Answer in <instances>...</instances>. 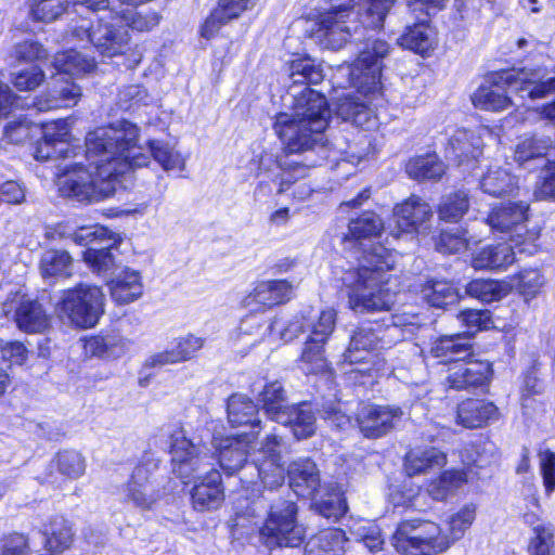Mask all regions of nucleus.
<instances>
[{
    "instance_id": "3",
    "label": "nucleus",
    "mask_w": 555,
    "mask_h": 555,
    "mask_svg": "<svg viewBox=\"0 0 555 555\" xmlns=\"http://www.w3.org/2000/svg\"><path fill=\"white\" fill-rule=\"evenodd\" d=\"M384 224L378 215L365 211L350 219L346 243L354 244L361 249L357 257L358 267H335V274L341 270L339 280L350 291L349 307L359 313L390 310L395 302V294L385 287L389 280V271L395 266V254L372 240L383 231Z\"/></svg>"
},
{
    "instance_id": "55",
    "label": "nucleus",
    "mask_w": 555,
    "mask_h": 555,
    "mask_svg": "<svg viewBox=\"0 0 555 555\" xmlns=\"http://www.w3.org/2000/svg\"><path fill=\"white\" fill-rule=\"evenodd\" d=\"M466 294L483 302L500 300L507 294L504 284L493 280H474L466 286Z\"/></svg>"
},
{
    "instance_id": "34",
    "label": "nucleus",
    "mask_w": 555,
    "mask_h": 555,
    "mask_svg": "<svg viewBox=\"0 0 555 555\" xmlns=\"http://www.w3.org/2000/svg\"><path fill=\"white\" fill-rule=\"evenodd\" d=\"M129 343V339L125 338L119 332L112 331L104 335L92 336L86 339L83 348L87 354L115 359L126 352Z\"/></svg>"
},
{
    "instance_id": "24",
    "label": "nucleus",
    "mask_w": 555,
    "mask_h": 555,
    "mask_svg": "<svg viewBox=\"0 0 555 555\" xmlns=\"http://www.w3.org/2000/svg\"><path fill=\"white\" fill-rule=\"evenodd\" d=\"M223 500L224 489L221 474L217 469H210L195 481L191 491L194 509L198 512L217 509Z\"/></svg>"
},
{
    "instance_id": "35",
    "label": "nucleus",
    "mask_w": 555,
    "mask_h": 555,
    "mask_svg": "<svg viewBox=\"0 0 555 555\" xmlns=\"http://www.w3.org/2000/svg\"><path fill=\"white\" fill-rule=\"evenodd\" d=\"M228 418L232 426L249 425L251 428L261 429L258 418V408L247 396L242 393L232 395L227 404Z\"/></svg>"
},
{
    "instance_id": "17",
    "label": "nucleus",
    "mask_w": 555,
    "mask_h": 555,
    "mask_svg": "<svg viewBox=\"0 0 555 555\" xmlns=\"http://www.w3.org/2000/svg\"><path fill=\"white\" fill-rule=\"evenodd\" d=\"M74 5L85 7L92 12L105 11L109 9V14H115L116 20L122 26L138 30L149 31L159 23V15L156 12L140 13L137 12L133 5H127L118 9L115 4H111L109 0H73Z\"/></svg>"
},
{
    "instance_id": "56",
    "label": "nucleus",
    "mask_w": 555,
    "mask_h": 555,
    "mask_svg": "<svg viewBox=\"0 0 555 555\" xmlns=\"http://www.w3.org/2000/svg\"><path fill=\"white\" fill-rule=\"evenodd\" d=\"M336 325V311L334 309L323 310L317 320L307 324L310 334L308 340L326 344L333 334Z\"/></svg>"
},
{
    "instance_id": "19",
    "label": "nucleus",
    "mask_w": 555,
    "mask_h": 555,
    "mask_svg": "<svg viewBox=\"0 0 555 555\" xmlns=\"http://www.w3.org/2000/svg\"><path fill=\"white\" fill-rule=\"evenodd\" d=\"M483 141L474 130L457 129L449 140L447 154L457 162L463 171L476 169L479 157L482 155Z\"/></svg>"
},
{
    "instance_id": "23",
    "label": "nucleus",
    "mask_w": 555,
    "mask_h": 555,
    "mask_svg": "<svg viewBox=\"0 0 555 555\" xmlns=\"http://www.w3.org/2000/svg\"><path fill=\"white\" fill-rule=\"evenodd\" d=\"M69 125L67 120L60 119L47 124L42 129V140L38 142L35 151L37 160H49L57 157L68 158L69 150L67 139Z\"/></svg>"
},
{
    "instance_id": "27",
    "label": "nucleus",
    "mask_w": 555,
    "mask_h": 555,
    "mask_svg": "<svg viewBox=\"0 0 555 555\" xmlns=\"http://www.w3.org/2000/svg\"><path fill=\"white\" fill-rule=\"evenodd\" d=\"M500 416L496 405L483 399H468L457 406V423L466 428H479Z\"/></svg>"
},
{
    "instance_id": "37",
    "label": "nucleus",
    "mask_w": 555,
    "mask_h": 555,
    "mask_svg": "<svg viewBox=\"0 0 555 555\" xmlns=\"http://www.w3.org/2000/svg\"><path fill=\"white\" fill-rule=\"evenodd\" d=\"M17 326L26 333H41L49 326V318L37 300H22L15 310Z\"/></svg>"
},
{
    "instance_id": "57",
    "label": "nucleus",
    "mask_w": 555,
    "mask_h": 555,
    "mask_svg": "<svg viewBox=\"0 0 555 555\" xmlns=\"http://www.w3.org/2000/svg\"><path fill=\"white\" fill-rule=\"evenodd\" d=\"M67 7V0H30V15L35 21L49 23L60 17Z\"/></svg>"
},
{
    "instance_id": "31",
    "label": "nucleus",
    "mask_w": 555,
    "mask_h": 555,
    "mask_svg": "<svg viewBox=\"0 0 555 555\" xmlns=\"http://www.w3.org/2000/svg\"><path fill=\"white\" fill-rule=\"evenodd\" d=\"M112 299L118 305H128L139 299L143 294L141 273L126 268L108 283Z\"/></svg>"
},
{
    "instance_id": "6",
    "label": "nucleus",
    "mask_w": 555,
    "mask_h": 555,
    "mask_svg": "<svg viewBox=\"0 0 555 555\" xmlns=\"http://www.w3.org/2000/svg\"><path fill=\"white\" fill-rule=\"evenodd\" d=\"M354 0H330V8L313 23L310 37L323 48L337 50L359 33L353 15Z\"/></svg>"
},
{
    "instance_id": "60",
    "label": "nucleus",
    "mask_w": 555,
    "mask_h": 555,
    "mask_svg": "<svg viewBox=\"0 0 555 555\" xmlns=\"http://www.w3.org/2000/svg\"><path fill=\"white\" fill-rule=\"evenodd\" d=\"M115 243L106 246H90L83 253L85 261L99 273L107 272L115 264V257L112 254Z\"/></svg>"
},
{
    "instance_id": "22",
    "label": "nucleus",
    "mask_w": 555,
    "mask_h": 555,
    "mask_svg": "<svg viewBox=\"0 0 555 555\" xmlns=\"http://www.w3.org/2000/svg\"><path fill=\"white\" fill-rule=\"evenodd\" d=\"M393 217L400 232L422 233L429 229L433 210L421 197L411 196L404 203L396 206Z\"/></svg>"
},
{
    "instance_id": "1",
    "label": "nucleus",
    "mask_w": 555,
    "mask_h": 555,
    "mask_svg": "<svg viewBox=\"0 0 555 555\" xmlns=\"http://www.w3.org/2000/svg\"><path fill=\"white\" fill-rule=\"evenodd\" d=\"M292 83L288 94L293 98L292 112L275 116L273 129L284 143L279 164L289 175L295 168L302 176L307 166H320L331 157L324 130L328 126L331 111L323 94L309 88L324 79L323 69L310 57H300L289 63Z\"/></svg>"
},
{
    "instance_id": "16",
    "label": "nucleus",
    "mask_w": 555,
    "mask_h": 555,
    "mask_svg": "<svg viewBox=\"0 0 555 555\" xmlns=\"http://www.w3.org/2000/svg\"><path fill=\"white\" fill-rule=\"evenodd\" d=\"M402 415L399 406L363 404L358 411L357 422L366 438H380L396 426Z\"/></svg>"
},
{
    "instance_id": "7",
    "label": "nucleus",
    "mask_w": 555,
    "mask_h": 555,
    "mask_svg": "<svg viewBox=\"0 0 555 555\" xmlns=\"http://www.w3.org/2000/svg\"><path fill=\"white\" fill-rule=\"evenodd\" d=\"M297 505L291 500H274L267 512V518L259 528L263 543L272 548L276 546L297 547L306 535V529L297 521Z\"/></svg>"
},
{
    "instance_id": "54",
    "label": "nucleus",
    "mask_w": 555,
    "mask_h": 555,
    "mask_svg": "<svg viewBox=\"0 0 555 555\" xmlns=\"http://www.w3.org/2000/svg\"><path fill=\"white\" fill-rule=\"evenodd\" d=\"M469 199L465 192L457 191L442 197L439 207V218L447 222H457L468 210Z\"/></svg>"
},
{
    "instance_id": "50",
    "label": "nucleus",
    "mask_w": 555,
    "mask_h": 555,
    "mask_svg": "<svg viewBox=\"0 0 555 555\" xmlns=\"http://www.w3.org/2000/svg\"><path fill=\"white\" fill-rule=\"evenodd\" d=\"M466 482L465 472L447 470L429 483L427 491L434 500L443 501Z\"/></svg>"
},
{
    "instance_id": "51",
    "label": "nucleus",
    "mask_w": 555,
    "mask_h": 555,
    "mask_svg": "<svg viewBox=\"0 0 555 555\" xmlns=\"http://www.w3.org/2000/svg\"><path fill=\"white\" fill-rule=\"evenodd\" d=\"M325 344L313 340H306L300 359L299 367L306 374H319L325 372L328 367L325 357Z\"/></svg>"
},
{
    "instance_id": "30",
    "label": "nucleus",
    "mask_w": 555,
    "mask_h": 555,
    "mask_svg": "<svg viewBox=\"0 0 555 555\" xmlns=\"http://www.w3.org/2000/svg\"><path fill=\"white\" fill-rule=\"evenodd\" d=\"M515 247L507 242L488 245L474 255L472 264L476 270H505L515 261Z\"/></svg>"
},
{
    "instance_id": "4",
    "label": "nucleus",
    "mask_w": 555,
    "mask_h": 555,
    "mask_svg": "<svg viewBox=\"0 0 555 555\" xmlns=\"http://www.w3.org/2000/svg\"><path fill=\"white\" fill-rule=\"evenodd\" d=\"M250 442L247 434L222 438L215 446L222 470L229 476L241 469L256 473L262 486L270 491L283 486L285 468L280 452L281 439L275 435L268 436L253 463L248 464Z\"/></svg>"
},
{
    "instance_id": "40",
    "label": "nucleus",
    "mask_w": 555,
    "mask_h": 555,
    "mask_svg": "<svg viewBox=\"0 0 555 555\" xmlns=\"http://www.w3.org/2000/svg\"><path fill=\"white\" fill-rule=\"evenodd\" d=\"M275 163L279 172L273 175L272 182L279 185L278 193H285L292 189L293 197L299 201H305L312 194L310 184L302 180L307 177L309 169L314 166H307L302 176L295 168L289 170V175H284L286 170L279 164V157Z\"/></svg>"
},
{
    "instance_id": "33",
    "label": "nucleus",
    "mask_w": 555,
    "mask_h": 555,
    "mask_svg": "<svg viewBox=\"0 0 555 555\" xmlns=\"http://www.w3.org/2000/svg\"><path fill=\"white\" fill-rule=\"evenodd\" d=\"M483 193L492 197L508 196L517 189L518 180L508 169L498 165H489L479 181Z\"/></svg>"
},
{
    "instance_id": "29",
    "label": "nucleus",
    "mask_w": 555,
    "mask_h": 555,
    "mask_svg": "<svg viewBox=\"0 0 555 555\" xmlns=\"http://www.w3.org/2000/svg\"><path fill=\"white\" fill-rule=\"evenodd\" d=\"M204 345L205 338L203 337H197L192 334L179 337L170 349L150 357L146 364L156 366L191 360L195 357L196 352L204 347Z\"/></svg>"
},
{
    "instance_id": "9",
    "label": "nucleus",
    "mask_w": 555,
    "mask_h": 555,
    "mask_svg": "<svg viewBox=\"0 0 555 555\" xmlns=\"http://www.w3.org/2000/svg\"><path fill=\"white\" fill-rule=\"evenodd\" d=\"M390 46L382 39H367L365 48L351 65H344L339 74L349 76V83L363 88L364 92L374 91L382 75L383 59L388 55Z\"/></svg>"
},
{
    "instance_id": "53",
    "label": "nucleus",
    "mask_w": 555,
    "mask_h": 555,
    "mask_svg": "<svg viewBox=\"0 0 555 555\" xmlns=\"http://www.w3.org/2000/svg\"><path fill=\"white\" fill-rule=\"evenodd\" d=\"M260 397L266 414L273 422L288 406L286 392L278 380L267 384L260 392Z\"/></svg>"
},
{
    "instance_id": "12",
    "label": "nucleus",
    "mask_w": 555,
    "mask_h": 555,
    "mask_svg": "<svg viewBox=\"0 0 555 555\" xmlns=\"http://www.w3.org/2000/svg\"><path fill=\"white\" fill-rule=\"evenodd\" d=\"M529 204L524 201L495 205L486 222L491 231L508 234L511 243H514L519 251H525L521 245L534 240V234L529 232L526 225Z\"/></svg>"
},
{
    "instance_id": "63",
    "label": "nucleus",
    "mask_w": 555,
    "mask_h": 555,
    "mask_svg": "<svg viewBox=\"0 0 555 555\" xmlns=\"http://www.w3.org/2000/svg\"><path fill=\"white\" fill-rule=\"evenodd\" d=\"M460 319L470 334L487 330L492 325L489 310L466 309L460 313Z\"/></svg>"
},
{
    "instance_id": "45",
    "label": "nucleus",
    "mask_w": 555,
    "mask_h": 555,
    "mask_svg": "<svg viewBox=\"0 0 555 555\" xmlns=\"http://www.w3.org/2000/svg\"><path fill=\"white\" fill-rule=\"evenodd\" d=\"M422 297L431 307L443 309L459 301V289L446 280H428L422 287Z\"/></svg>"
},
{
    "instance_id": "59",
    "label": "nucleus",
    "mask_w": 555,
    "mask_h": 555,
    "mask_svg": "<svg viewBox=\"0 0 555 555\" xmlns=\"http://www.w3.org/2000/svg\"><path fill=\"white\" fill-rule=\"evenodd\" d=\"M55 461L57 470L68 478L76 479L85 474V457L77 451H61L57 453Z\"/></svg>"
},
{
    "instance_id": "15",
    "label": "nucleus",
    "mask_w": 555,
    "mask_h": 555,
    "mask_svg": "<svg viewBox=\"0 0 555 555\" xmlns=\"http://www.w3.org/2000/svg\"><path fill=\"white\" fill-rule=\"evenodd\" d=\"M492 375L490 362L466 358L449 365L447 383L455 390H483L490 384Z\"/></svg>"
},
{
    "instance_id": "14",
    "label": "nucleus",
    "mask_w": 555,
    "mask_h": 555,
    "mask_svg": "<svg viewBox=\"0 0 555 555\" xmlns=\"http://www.w3.org/2000/svg\"><path fill=\"white\" fill-rule=\"evenodd\" d=\"M509 92L514 91V72H496L490 74L472 95L475 107L502 112L512 105Z\"/></svg>"
},
{
    "instance_id": "39",
    "label": "nucleus",
    "mask_w": 555,
    "mask_h": 555,
    "mask_svg": "<svg viewBox=\"0 0 555 555\" xmlns=\"http://www.w3.org/2000/svg\"><path fill=\"white\" fill-rule=\"evenodd\" d=\"M139 130V128L137 127ZM139 138V134L137 135ZM138 139H135L134 145L137 149L131 151L129 153L130 160H132L133 154H143L146 155L149 158L152 155L153 158L163 167L164 170H183L184 168V160L181 157V155L177 152H175L167 143L158 140H152L149 142V153H143V149L139 145H137ZM125 154H128V151L125 152ZM150 164V160L147 162L146 166ZM145 167V165L143 166Z\"/></svg>"
},
{
    "instance_id": "10",
    "label": "nucleus",
    "mask_w": 555,
    "mask_h": 555,
    "mask_svg": "<svg viewBox=\"0 0 555 555\" xmlns=\"http://www.w3.org/2000/svg\"><path fill=\"white\" fill-rule=\"evenodd\" d=\"M167 443L172 473L179 478L189 479L210 465L211 456L206 448L189 439L182 427H175L168 433Z\"/></svg>"
},
{
    "instance_id": "62",
    "label": "nucleus",
    "mask_w": 555,
    "mask_h": 555,
    "mask_svg": "<svg viewBox=\"0 0 555 555\" xmlns=\"http://www.w3.org/2000/svg\"><path fill=\"white\" fill-rule=\"evenodd\" d=\"M33 130V122L25 117H20L4 127L3 137L10 143L22 144L31 138Z\"/></svg>"
},
{
    "instance_id": "64",
    "label": "nucleus",
    "mask_w": 555,
    "mask_h": 555,
    "mask_svg": "<svg viewBox=\"0 0 555 555\" xmlns=\"http://www.w3.org/2000/svg\"><path fill=\"white\" fill-rule=\"evenodd\" d=\"M315 512L327 518L338 519L346 512V503L338 493L330 494L326 499L313 503Z\"/></svg>"
},
{
    "instance_id": "43",
    "label": "nucleus",
    "mask_w": 555,
    "mask_h": 555,
    "mask_svg": "<svg viewBox=\"0 0 555 555\" xmlns=\"http://www.w3.org/2000/svg\"><path fill=\"white\" fill-rule=\"evenodd\" d=\"M53 65L57 75L79 76L91 73L95 66V60L77 50H67L54 56Z\"/></svg>"
},
{
    "instance_id": "25",
    "label": "nucleus",
    "mask_w": 555,
    "mask_h": 555,
    "mask_svg": "<svg viewBox=\"0 0 555 555\" xmlns=\"http://www.w3.org/2000/svg\"><path fill=\"white\" fill-rule=\"evenodd\" d=\"M293 296V285L286 280L259 282L243 300V305L254 310L255 306L271 308L288 301Z\"/></svg>"
},
{
    "instance_id": "36",
    "label": "nucleus",
    "mask_w": 555,
    "mask_h": 555,
    "mask_svg": "<svg viewBox=\"0 0 555 555\" xmlns=\"http://www.w3.org/2000/svg\"><path fill=\"white\" fill-rule=\"evenodd\" d=\"M398 43L404 49L425 55L435 47L436 33L427 21H421L406 26L404 33L398 38Z\"/></svg>"
},
{
    "instance_id": "5",
    "label": "nucleus",
    "mask_w": 555,
    "mask_h": 555,
    "mask_svg": "<svg viewBox=\"0 0 555 555\" xmlns=\"http://www.w3.org/2000/svg\"><path fill=\"white\" fill-rule=\"evenodd\" d=\"M476 516L473 505H466L452 515L448 522L449 534L433 521L403 520L392 537L393 546L400 555H438L463 538Z\"/></svg>"
},
{
    "instance_id": "44",
    "label": "nucleus",
    "mask_w": 555,
    "mask_h": 555,
    "mask_svg": "<svg viewBox=\"0 0 555 555\" xmlns=\"http://www.w3.org/2000/svg\"><path fill=\"white\" fill-rule=\"evenodd\" d=\"M405 172L417 181L438 180L444 173V165L436 154H425L410 158Z\"/></svg>"
},
{
    "instance_id": "13",
    "label": "nucleus",
    "mask_w": 555,
    "mask_h": 555,
    "mask_svg": "<svg viewBox=\"0 0 555 555\" xmlns=\"http://www.w3.org/2000/svg\"><path fill=\"white\" fill-rule=\"evenodd\" d=\"M158 468V461L145 459L133 469L130 480L122 488V501L131 503L143 511L151 509L160 494L152 481L153 473Z\"/></svg>"
},
{
    "instance_id": "47",
    "label": "nucleus",
    "mask_w": 555,
    "mask_h": 555,
    "mask_svg": "<svg viewBox=\"0 0 555 555\" xmlns=\"http://www.w3.org/2000/svg\"><path fill=\"white\" fill-rule=\"evenodd\" d=\"M276 320H271L263 314L251 313L246 315L240 324L238 335L250 337V345H256L270 336L274 330Z\"/></svg>"
},
{
    "instance_id": "28",
    "label": "nucleus",
    "mask_w": 555,
    "mask_h": 555,
    "mask_svg": "<svg viewBox=\"0 0 555 555\" xmlns=\"http://www.w3.org/2000/svg\"><path fill=\"white\" fill-rule=\"evenodd\" d=\"M315 415L309 403L288 405L279 414L276 423L291 427L296 439H307L315 433Z\"/></svg>"
},
{
    "instance_id": "18",
    "label": "nucleus",
    "mask_w": 555,
    "mask_h": 555,
    "mask_svg": "<svg viewBox=\"0 0 555 555\" xmlns=\"http://www.w3.org/2000/svg\"><path fill=\"white\" fill-rule=\"evenodd\" d=\"M379 340L378 333L371 326L363 325L358 327L351 336L349 346L344 353V362L351 365H361L353 371L361 374L369 373L375 357L374 350L377 348Z\"/></svg>"
},
{
    "instance_id": "20",
    "label": "nucleus",
    "mask_w": 555,
    "mask_h": 555,
    "mask_svg": "<svg viewBox=\"0 0 555 555\" xmlns=\"http://www.w3.org/2000/svg\"><path fill=\"white\" fill-rule=\"evenodd\" d=\"M514 91L521 99H543L555 92V70L539 67L514 72Z\"/></svg>"
},
{
    "instance_id": "52",
    "label": "nucleus",
    "mask_w": 555,
    "mask_h": 555,
    "mask_svg": "<svg viewBox=\"0 0 555 555\" xmlns=\"http://www.w3.org/2000/svg\"><path fill=\"white\" fill-rule=\"evenodd\" d=\"M550 146V140L539 139L534 135L525 137L516 145L514 158L520 166H525L531 160L545 163L544 156Z\"/></svg>"
},
{
    "instance_id": "46",
    "label": "nucleus",
    "mask_w": 555,
    "mask_h": 555,
    "mask_svg": "<svg viewBox=\"0 0 555 555\" xmlns=\"http://www.w3.org/2000/svg\"><path fill=\"white\" fill-rule=\"evenodd\" d=\"M446 463V454L436 448L415 449L405 456V470L409 476L425 473L433 467H440Z\"/></svg>"
},
{
    "instance_id": "58",
    "label": "nucleus",
    "mask_w": 555,
    "mask_h": 555,
    "mask_svg": "<svg viewBox=\"0 0 555 555\" xmlns=\"http://www.w3.org/2000/svg\"><path fill=\"white\" fill-rule=\"evenodd\" d=\"M534 535L528 545L530 555H553L554 530L551 525L538 524L533 527Z\"/></svg>"
},
{
    "instance_id": "2",
    "label": "nucleus",
    "mask_w": 555,
    "mask_h": 555,
    "mask_svg": "<svg viewBox=\"0 0 555 555\" xmlns=\"http://www.w3.org/2000/svg\"><path fill=\"white\" fill-rule=\"evenodd\" d=\"M137 135V126L127 120L90 131L85 142L89 165L77 162L62 168L56 181L61 195L85 204L113 196L124 175L149 162L143 154H133L132 160L125 154L137 149L132 145Z\"/></svg>"
},
{
    "instance_id": "8",
    "label": "nucleus",
    "mask_w": 555,
    "mask_h": 555,
    "mask_svg": "<svg viewBox=\"0 0 555 555\" xmlns=\"http://www.w3.org/2000/svg\"><path fill=\"white\" fill-rule=\"evenodd\" d=\"M96 25L89 20H82L73 29V35L80 40H87L102 55L113 57L126 52L129 47V31L116 20L115 14H109V9L103 11Z\"/></svg>"
},
{
    "instance_id": "42",
    "label": "nucleus",
    "mask_w": 555,
    "mask_h": 555,
    "mask_svg": "<svg viewBox=\"0 0 555 555\" xmlns=\"http://www.w3.org/2000/svg\"><path fill=\"white\" fill-rule=\"evenodd\" d=\"M336 114L344 121L363 129H370L375 125L372 111L363 102L350 95L339 99L336 104Z\"/></svg>"
},
{
    "instance_id": "61",
    "label": "nucleus",
    "mask_w": 555,
    "mask_h": 555,
    "mask_svg": "<svg viewBox=\"0 0 555 555\" xmlns=\"http://www.w3.org/2000/svg\"><path fill=\"white\" fill-rule=\"evenodd\" d=\"M468 231H442L437 243V249L443 254H457L467 248L470 240Z\"/></svg>"
},
{
    "instance_id": "49",
    "label": "nucleus",
    "mask_w": 555,
    "mask_h": 555,
    "mask_svg": "<svg viewBox=\"0 0 555 555\" xmlns=\"http://www.w3.org/2000/svg\"><path fill=\"white\" fill-rule=\"evenodd\" d=\"M73 259L65 250H46L40 259V271L44 279L53 276H67L70 274Z\"/></svg>"
},
{
    "instance_id": "38",
    "label": "nucleus",
    "mask_w": 555,
    "mask_h": 555,
    "mask_svg": "<svg viewBox=\"0 0 555 555\" xmlns=\"http://www.w3.org/2000/svg\"><path fill=\"white\" fill-rule=\"evenodd\" d=\"M46 539V547L55 554L63 553L74 542L72 525L63 516H54L41 530Z\"/></svg>"
},
{
    "instance_id": "11",
    "label": "nucleus",
    "mask_w": 555,
    "mask_h": 555,
    "mask_svg": "<svg viewBox=\"0 0 555 555\" xmlns=\"http://www.w3.org/2000/svg\"><path fill=\"white\" fill-rule=\"evenodd\" d=\"M60 307L77 326L92 327L104 311V294L98 286L80 284L65 292Z\"/></svg>"
},
{
    "instance_id": "26",
    "label": "nucleus",
    "mask_w": 555,
    "mask_h": 555,
    "mask_svg": "<svg viewBox=\"0 0 555 555\" xmlns=\"http://www.w3.org/2000/svg\"><path fill=\"white\" fill-rule=\"evenodd\" d=\"M291 489L302 498H312L320 487L319 469L310 459H300L293 462L288 469Z\"/></svg>"
},
{
    "instance_id": "48",
    "label": "nucleus",
    "mask_w": 555,
    "mask_h": 555,
    "mask_svg": "<svg viewBox=\"0 0 555 555\" xmlns=\"http://www.w3.org/2000/svg\"><path fill=\"white\" fill-rule=\"evenodd\" d=\"M396 0H364L359 12L363 28L380 29Z\"/></svg>"
},
{
    "instance_id": "21",
    "label": "nucleus",
    "mask_w": 555,
    "mask_h": 555,
    "mask_svg": "<svg viewBox=\"0 0 555 555\" xmlns=\"http://www.w3.org/2000/svg\"><path fill=\"white\" fill-rule=\"evenodd\" d=\"M81 96V88L64 75H56L48 91L36 98L33 105L39 112L72 107Z\"/></svg>"
},
{
    "instance_id": "41",
    "label": "nucleus",
    "mask_w": 555,
    "mask_h": 555,
    "mask_svg": "<svg viewBox=\"0 0 555 555\" xmlns=\"http://www.w3.org/2000/svg\"><path fill=\"white\" fill-rule=\"evenodd\" d=\"M345 533L338 529H325L311 537L304 555H336L344 551Z\"/></svg>"
},
{
    "instance_id": "32",
    "label": "nucleus",
    "mask_w": 555,
    "mask_h": 555,
    "mask_svg": "<svg viewBox=\"0 0 555 555\" xmlns=\"http://www.w3.org/2000/svg\"><path fill=\"white\" fill-rule=\"evenodd\" d=\"M430 353L442 362L453 364L472 354L470 338L462 334L441 336L431 344Z\"/></svg>"
}]
</instances>
